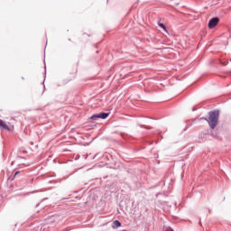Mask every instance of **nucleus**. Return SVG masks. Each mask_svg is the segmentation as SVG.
I'll list each match as a JSON object with an SVG mask.
<instances>
[{"label":"nucleus","instance_id":"7","mask_svg":"<svg viewBox=\"0 0 231 231\" xmlns=\"http://www.w3.org/2000/svg\"><path fill=\"white\" fill-rule=\"evenodd\" d=\"M82 37H89V35H88V34H86V33H83V34H82Z\"/></svg>","mask_w":231,"mask_h":231},{"label":"nucleus","instance_id":"1","mask_svg":"<svg viewBox=\"0 0 231 231\" xmlns=\"http://www.w3.org/2000/svg\"><path fill=\"white\" fill-rule=\"evenodd\" d=\"M204 120H206V122H208L209 127H211V129H216V127L217 126V124L219 123V110H215L212 112H209V117L208 118H204Z\"/></svg>","mask_w":231,"mask_h":231},{"label":"nucleus","instance_id":"2","mask_svg":"<svg viewBox=\"0 0 231 231\" xmlns=\"http://www.w3.org/2000/svg\"><path fill=\"white\" fill-rule=\"evenodd\" d=\"M218 23H219V18H217V17L212 18L208 22V28H216V26H217Z\"/></svg>","mask_w":231,"mask_h":231},{"label":"nucleus","instance_id":"3","mask_svg":"<svg viewBox=\"0 0 231 231\" xmlns=\"http://www.w3.org/2000/svg\"><path fill=\"white\" fill-rule=\"evenodd\" d=\"M109 116L108 113H101L97 115H94L91 118L95 120V118H102L103 120Z\"/></svg>","mask_w":231,"mask_h":231},{"label":"nucleus","instance_id":"4","mask_svg":"<svg viewBox=\"0 0 231 231\" xmlns=\"http://www.w3.org/2000/svg\"><path fill=\"white\" fill-rule=\"evenodd\" d=\"M0 127H3L4 129H8V125H6V123L3 122V120L0 119Z\"/></svg>","mask_w":231,"mask_h":231},{"label":"nucleus","instance_id":"8","mask_svg":"<svg viewBox=\"0 0 231 231\" xmlns=\"http://www.w3.org/2000/svg\"><path fill=\"white\" fill-rule=\"evenodd\" d=\"M19 172H20V171H16V172L14 173V176H17V174H19Z\"/></svg>","mask_w":231,"mask_h":231},{"label":"nucleus","instance_id":"5","mask_svg":"<svg viewBox=\"0 0 231 231\" xmlns=\"http://www.w3.org/2000/svg\"><path fill=\"white\" fill-rule=\"evenodd\" d=\"M114 225L116 226H122V223H120V221H118V220H115L114 221Z\"/></svg>","mask_w":231,"mask_h":231},{"label":"nucleus","instance_id":"6","mask_svg":"<svg viewBox=\"0 0 231 231\" xmlns=\"http://www.w3.org/2000/svg\"><path fill=\"white\" fill-rule=\"evenodd\" d=\"M160 28H162V30H164V32H167V27L165 26V24L163 23H159Z\"/></svg>","mask_w":231,"mask_h":231}]
</instances>
